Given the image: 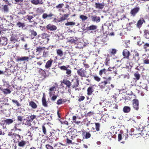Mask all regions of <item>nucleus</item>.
<instances>
[{
  "label": "nucleus",
  "mask_w": 149,
  "mask_h": 149,
  "mask_svg": "<svg viewBox=\"0 0 149 149\" xmlns=\"http://www.w3.org/2000/svg\"><path fill=\"white\" fill-rule=\"evenodd\" d=\"M111 77H108L106 80L101 81L99 84V86L101 89L102 90L104 89L107 88L106 90L108 89L109 90L111 89L110 86L108 85V84L110 83V81L111 80Z\"/></svg>",
  "instance_id": "f257e3e1"
},
{
  "label": "nucleus",
  "mask_w": 149,
  "mask_h": 149,
  "mask_svg": "<svg viewBox=\"0 0 149 149\" xmlns=\"http://www.w3.org/2000/svg\"><path fill=\"white\" fill-rule=\"evenodd\" d=\"M36 118V116L34 115H29L26 118L24 119L23 120V124L28 126L31 125V122Z\"/></svg>",
  "instance_id": "f03ea898"
},
{
  "label": "nucleus",
  "mask_w": 149,
  "mask_h": 149,
  "mask_svg": "<svg viewBox=\"0 0 149 149\" xmlns=\"http://www.w3.org/2000/svg\"><path fill=\"white\" fill-rule=\"evenodd\" d=\"M77 73L78 75L81 77H86L87 72L85 70L81 68L77 70Z\"/></svg>",
  "instance_id": "7ed1b4c3"
},
{
  "label": "nucleus",
  "mask_w": 149,
  "mask_h": 149,
  "mask_svg": "<svg viewBox=\"0 0 149 149\" xmlns=\"http://www.w3.org/2000/svg\"><path fill=\"white\" fill-rule=\"evenodd\" d=\"M130 55V53L128 50L126 49H125L123 50V55L124 56L121 60H120V62H121L124 59L127 58L128 60H130L129 56Z\"/></svg>",
  "instance_id": "20e7f679"
},
{
  "label": "nucleus",
  "mask_w": 149,
  "mask_h": 149,
  "mask_svg": "<svg viewBox=\"0 0 149 149\" xmlns=\"http://www.w3.org/2000/svg\"><path fill=\"white\" fill-rule=\"evenodd\" d=\"M140 132L139 130L136 129L135 130L133 128H132L130 131L128 132L129 134L131 136H136L139 137V136H138V135H139L140 134Z\"/></svg>",
  "instance_id": "39448f33"
},
{
  "label": "nucleus",
  "mask_w": 149,
  "mask_h": 149,
  "mask_svg": "<svg viewBox=\"0 0 149 149\" xmlns=\"http://www.w3.org/2000/svg\"><path fill=\"white\" fill-rule=\"evenodd\" d=\"M132 104L134 109L138 111L139 108V100L137 99H134L132 101Z\"/></svg>",
  "instance_id": "423d86ee"
},
{
  "label": "nucleus",
  "mask_w": 149,
  "mask_h": 149,
  "mask_svg": "<svg viewBox=\"0 0 149 149\" xmlns=\"http://www.w3.org/2000/svg\"><path fill=\"white\" fill-rule=\"evenodd\" d=\"M140 8L139 7H136L132 9L130 12L131 16L135 17L136 15L139 12Z\"/></svg>",
  "instance_id": "0eeeda50"
},
{
  "label": "nucleus",
  "mask_w": 149,
  "mask_h": 149,
  "mask_svg": "<svg viewBox=\"0 0 149 149\" xmlns=\"http://www.w3.org/2000/svg\"><path fill=\"white\" fill-rule=\"evenodd\" d=\"M95 90L94 86V85H92L88 87L87 90V95L90 96L94 92Z\"/></svg>",
  "instance_id": "6e6552de"
},
{
  "label": "nucleus",
  "mask_w": 149,
  "mask_h": 149,
  "mask_svg": "<svg viewBox=\"0 0 149 149\" xmlns=\"http://www.w3.org/2000/svg\"><path fill=\"white\" fill-rule=\"evenodd\" d=\"M16 25L19 28H20L22 30H26L27 28V27L26 26V25L24 22H18Z\"/></svg>",
  "instance_id": "1a4fd4ad"
},
{
  "label": "nucleus",
  "mask_w": 149,
  "mask_h": 149,
  "mask_svg": "<svg viewBox=\"0 0 149 149\" xmlns=\"http://www.w3.org/2000/svg\"><path fill=\"white\" fill-rule=\"evenodd\" d=\"M72 83V87L73 88L78 87L79 84V80L77 79H72L71 80Z\"/></svg>",
  "instance_id": "9d476101"
},
{
  "label": "nucleus",
  "mask_w": 149,
  "mask_h": 149,
  "mask_svg": "<svg viewBox=\"0 0 149 149\" xmlns=\"http://www.w3.org/2000/svg\"><path fill=\"white\" fill-rule=\"evenodd\" d=\"M95 8L96 9H102L104 8L105 6V3L103 2L101 3H95Z\"/></svg>",
  "instance_id": "9b49d317"
},
{
  "label": "nucleus",
  "mask_w": 149,
  "mask_h": 149,
  "mask_svg": "<svg viewBox=\"0 0 149 149\" xmlns=\"http://www.w3.org/2000/svg\"><path fill=\"white\" fill-rule=\"evenodd\" d=\"M82 136L84 139H88L91 137V135L89 132L83 130L82 132Z\"/></svg>",
  "instance_id": "f8f14e48"
},
{
  "label": "nucleus",
  "mask_w": 149,
  "mask_h": 149,
  "mask_svg": "<svg viewBox=\"0 0 149 149\" xmlns=\"http://www.w3.org/2000/svg\"><path fill=\"white\" fill-rule=\"evenodd\" d=\"M53 61L52 59L48 61L46 63L45 65V68L47 69H49L52 66Z\"/></svg>",
  "instance_id": "ddd939ff"
},
{
  "label": "nucleus",
  "mask_w": 149,
  "mask_h": 149,
  "mask_svg": "<svg viewBox=\"0 0 149 149\" xmlns=\"http://www.w3.org/2000/svg\"><path fill=\"white\" fill-rule=\"evenodd\" d=\"M54 15L52 13H50L49 15L47 13H44L42 15V18L44 19H52V17Z\"/></svg>",
  "instance_id": "4468645a"
},
{
  "label": "nucleus",
  "mask_w": 149,
  "mask_h": 149,
  "mask_svg": "<svg viewBox=\"0 0 149 149\" xmlns=\"http://www.w3.org/2000/svg\"><path fill=\"white\" fill-rule=\"evenodd\" d=\"M139 59V55L136 52H135L133 55L132 60L136 62H137Z\"/></svg>",
  "instance_id": "2eb2a0df"
},
{
  "label": "nucleus",
  "mask_w": 149,
  "mask_h": 149,
  "mask_svg": "<svg viewBox=\"0 0 149 149\" xmlns=\"http://www.w3.org/2000/svg\"><path fill=\"white\" fill-rule=\"evenodd\" d=\"M46 28L50 31H55L57 29L56 26L51 24H49L46 26Z\"/></svg>",
  "instance_id": "dca6fc26"
},
{
  "label": "nucleus",
  "mask_w": 149,
  "mask_h": 149,
  "mask_svg": "<svg viewBox=\"0 0 149 149\" xmlns=\"http://www.w3.org/2000/svg\"><path fill=\"white\" fill-rule=\"evenodd\" d=\"M62 82L65 84L68 88H70L72 85L70 81L66 79H63Z\"/></svg>",
  "instance_id": "f3484780"
},
{
  "label": "nucleus",
  "mask_w": 149,
  "mask_h": 149,
  "mask_svg": "<svg viewBox=\"0 0 149 149\" xmlns=\"http://www.w3.org/2000/svg\"><path fill=\"white\" fill-rule=\"evenodd\" d=\"M145 22V20L143 18H141L139 19L137 22L136 26L137 27L140 28L142 26V24L144 22Z\"/></svg>",
  "instance_id": "a211bd4d"
},
{
  "label": "nucleus",
  "mask_w": 149,
  "mask_h": 149,
  "mask_svg": "<svg viewBox=\"0 0 149 149\" xmlns=\"http://www.w3.org/2000/svg\"><path fill=\"white\" fill-rule=\"evenodd\" d=\"M91 19L92 21L96 22V23L99 22L100 20V17H97L96 16H92Z\"/></svg>",
  "instance_id": "6ab92c4d"
},
{
  "label": "nucleus",
  "mask_w": 149,
  "mask_h": 149,
  "mask_svg": "<svg viewBox=\"0 0 149 149\" xmlns=\"http://www.w3.org/2000/svg\"><path fill=\"white\" fill-rule=\"evenodd\" d=\"M140 134L143 137H146L147 136V135H149V132L146 131L145 130L143 129L141 132H140Z\"/></svg>",
  "instance_id": "aec40b11"
},
{
  "label": "nucleus",
  "mask_w": 149,
  "mask_h": 149,
  "mask_svg": "<svg viewBox=\"0 0 149 149\" xmlns=\"http://www.w3.org/2000/svg\"><path fill=\"white\" fill-rule=\"evenodd\" d=\"M31 3L34 5H38V4H42L43 2L42 0H32L31 1Z\"/></svg>",
  "instance_id": "412c9836"
},
{
  "label": "nucleus",
  "mask_w": 149,
  "mask_h": 149,
  "mask_svg": "<svg viewBox=\"0 0 149 149\" xmlns=\"http://www.w3.org/2000/svg\"><path fill=\"white\" fill-rule=\"evenodd\" d=\"M2 121L6 125H9L13 122V120L11 119H7Z\"/></svg>",
  "instance_id": "4be33fe9"
},
{
  "label": "nucleus",
  "mask_w": 149,
  "mask_h": 149,
  "mask_svg": "<svg viewBox=\"0 0 149 149\" xmlns=\"http://www.w3.org/2000/svg\"><path fill=\"white\" fill-rule=\"evenodd\" d=\"M42 131L43 134L44 135H46V136L48 137L49 138V137L51 136L52 134L50 132V134L49 135H48L47 136V129L45 127V126L44 125H42Z\"/></svg>",
  "instance_id": "5701e85b"
},
{
  "label": "nucleus",
  "mask_w": 149,
  "mask_h": 149,
  "mask_svg": "<svg viewBox=\"0 0 149 149\" xmlns=\"http://www.w3.org/2000/svg\"><path fill=\"white\" fill-rule=\"evenodd\" d=\"M69 16V14H64L62 17L59 18V20L58 21L61 22L65 20Z\"/></svg>",
  "instance_id": "b1692460"
},
{
  "label": "nucleus",
  "mask_w": 149,
  "mask_h": 149,
  "mask_svg": "<svg viewBox=\"0 0 149 149\" xmlns=\"http://www.w3.org/2000/svg\"><path fill=\"white\" fill-rule=\"evenodd\" d=\"M1 90L2 91L3 93L6 95L10 94L11 93V91L8 88H1Z\"/></svg>",
  "instance_id": "393cba45"
},
{
  "label": "nucleus",
  "mask_w": 149,
  "mask_h": 149,
  "mask_svg": "<svg viewBox=\"0 0 149 149\" xmlns=\"http://www.w3.org/2000/svg\"><path fill=\"white\" fill-rule=\"evenodd\" d=\"M42 105L45 107H48V104L47 102L46 101V97H42Z\"/></svg>",
  "instance_id": "a878e982"
},
{
  "label": "nucleus",
  "mask_w": 149,
  "mask_h": 149,
  "mask_svg": "<svg viewBox=\"0 0 149 149\" xmlns=\"http://www.w3.org/2000/svg\"><path fill=\"white\" fill-rule=\"evenodd\" d=\"M29 105L33 109H35L37 107V105L33 101H30L29 103Z\"/></svg>",
  "instance_id": "bb28decb"
},
{
  "label": "nucleus",
  "mask_w": 149,
  "mask_h": 149,
  "mask_svg": "<svg viewBox=\"0 0 149 149\" xmlns=\"http://www.w3.org/2000/svg\"><path fill=\"white\" fill-rule=\"evenodd\" d=\"M131 111V108L129 107L125 106L123 109V111L125 113H129Z\"/></svg>",
  "instance_id": "cd10ccee"
},
{
  "label": "nucleus",
  "mask_w": 149,
  "mask_h": 149,
  "mask_svg": "<svg viewBox=\"0 0 149 149\" xmlns=\"http://www.w3.org/2000/svg\"><path fill=\"white\" fill-rule=\"evenodd\" d=\"M143 36L146 38L149 39V30H144Z\"/></svg>",
  "instance_id": "c85d7f7f"
},
{
  "label": "nucleus",
  "mask_w": 149,
  "mask_h": 149,
  "mask_svg": "<svg viewBox=\"0 0 149 149\" xmlns=\"http://www.w3.org/2000/svg\"><path fill=\"white\" fill-rule=\"evenodd\" d=\"M18 39L17 34H12L11 35L10 40L12 41H17Z\"/></svg>",
  "instance_id": "c756f323"
},
{
  "label": "nucleus",
  "mask_w": 149,
  "mask_h": 149,
  "mask_svg": "<svg viewBox=\"0 0 149 149\" xmlns=\"http://www.w3.org/2000/svg\"><path fill=\"white\" fill-rule=\"evenodd\" d=\"M117 52V50L115 49H112L109 50V53L111 56V55H115Z\"/></svg>",
  "instance_id": "7c9ffc66"
},
{
  "label": "nucleus",
  "mask_w": 149,
  "mask_h": 149,
  "mask_svg": "<svg viewBox=\"0 0 149 149\" xmlns=\"http://www.w3.org/2000/svg\"><path fill=\"white\" fill-rule=\"evenodd\" d=\"M77 118L76 116H73L72 118V120L73 122L75 124L77 125H79L80 124H81V121L77 120Z\"/></svg>",
  "instance_id": "2f4dec72"
},
{
  "label": "nucleus",
  "mask_w": 149,
  "mask_h": 149,
  "mask_svg": "<svg viewBox=\"0 0 149 149\" xmlns=\"http://www.w3.org/2000/svg\"><path fill=\"white\" fill-rule=\"evenodd\" d=\"M26 142L25 141L22 140L21 141H18V146L20 147H23L26 144Z\"/></svg>",
  "instance_id": "473e14b6"
},
{
  "label": "nucleus",
  "mask_w": 149,
  "mask_h": 149,
  "mask_svg": "<svg viewBox=\"0 0 149 149\" xmlns=\"http://www.w3.org/2000/svg\"><path fill=\"white\" fill-rule=\"evenodd\" d=\"M134 75L135 77V78H134V79H136L137 80H138L139 79L140 76L138 72H136L134 73Z\"/></svg>",
  "instance_id": "72a5a7b5"
},
{
  "label": "nucleus",
  "mask_w": 149,
  "mask_h": 149,
  "mask_svg": "<svg viewBox=\"0 0 149 149\" xmlns=\"http://www.w3.org/2000/svg\"><path fill=\"white\" fill-rule=\"evenodd\" d=\"M97 28V26L95 25H91L88 27L87 29L88 30H96Z\"/></svg>",
  "instance_id": "f704fd0d"
},
{
  "label": "nucleus",
  "mask_w": 149,
  "mask_h": 149,
  "mask_svg": "<svg viewBox=\"0 0 149 149\" xmlns=\"http://www.w3.org/2000/svg\"><path fill=\"white\" fill-rule=\"evenodd\" d=\"M45 49V47H41L40 46L37 47L36 49V52H38L40 53L42 51Z\"/></svg>",
  "instance_id": "c9c22d12"
},
{
  "label": "nucleus",
  "mask_w": 149,
  "mask_h": 149,
  "mask_svg": "<svg viewBox=\"0 0 149 149\" xmlns=\"http://www.w3.org/2000/svg\"><path fill=\"white\" fill-rule=\"evenodd\" d=\"M55 86H52L49 88V91L52 92L53 91H55L56 90V88L58 87V85L57 83H55Z\"/></svg>",
  "instance_id": "e433bc0d"
},
{
  "label": "nucleus",
  "mask_w": 149,
  "mask_h": 149,
  "mask_svg": "<svg viewBox=\"0 0 149 149\" xmlns=\"http://www.w3.org/2000/svg\"><path fill=\"white\" fill-rule=\"evenodd\" d=\"M17 61L18 62L25 61H26V56L18 57H17Z\"/></svg>",
  "instance_id": "4c0bfd02"
},
{
  "label": "nucleus",
  "mask_w": 149,
  "mask_h": 149,
  "mask_svg": "<svg viewBox=\"0 0 149 149\" xmlns=\"http://www.w3.org/2000/svg\"><path fill=\"white\" fill-rule=\"evenodd\" d=\"M110 56L109 54H108L107 55V58L105 60L104 63L105 64L106 66H108L109 64V62L110 61V58L109 57Z\"/></svg>",
  "instance_id": "58836bf2"
},
{
  "label": "nucleus",
  "mask_w": 149,
  "mask_h": 149,
  "mask_svg": "<svg viewBox=\"0 0 149 149\" xmlns=\"http://www.w3.org/2000/svg\"><path fill=\"white\" fill-rule=\"evenodd\" d=\"M7 39L5 38H2L1 39L0 38V43L3 45H6L7 43Z\"/></svg>",
  "instance_id": "ea45409f"
},
{
  "label": "nucleus",
  "mask_w": 149,
  "mask_h": 149,
  "mask_svg": "<svg viewBox=\"0 0 149 149\" xmlns=\"http://www.w3.org/2000/svg\"><path fill=\"white\" fill-rule=\"evenodd\" d=\"M24 116V115H21L18 116L17 117V120L20 122L23 121Z\"/></svg>",
  "instance_id": "a19ab883"
},
{
  "label": "nucleus",
  "mask_w": 149,
  "mask_h": 149,
  "mask_svg": "<svg viewBox=\"0 0 149 149\" xmlns=\"http://www.w3.org/2000/svg\"><path fill=\"white\" fill-rule=\"evenodd\" d=\"M35 57V56H33L29 55L28 56H26V61L27 62H28L29 61L32 60L33 58Z\"/></svg>",
  "instance_id": "79ce46f5"
},
{
  "label": "nucleus",
  "mask_w": 149,
  "mask_h": 149,
  "mask_svg": "<svg viewBox=\"0 0 149 149\" xmlns=\"http://www.w3.org/2000/svg\"><path fill=\"white\" fill-rule=\"evenodd\" d=\"M56 52L58 55L60 56H62L63 55V51L60 49H57Z\"/></svg>",
  "instance_id": "37998d69"
},
{
  "label": "nucleus",
  "mask_w": 149,
  "mask_h": 149,
  "mask_svg": "<svg viewBox=\"0 0 149 149\" xmlns=\"http://www.w3.org/2000/svg\"><path fill=\"white\" fill-rule=\"evenodd\" d=\"M30 32L31 33V36L32 37H33L34 38L37 35L36 32L34 31L33 30H30Z\"/></svg>",
  "instance_id": "c03bdc74"
},
{
  "label": "nucleus",
  "mask_w": 149,
  "mask_h": 149,
  "mask_svg": "<svg viewBox=\"0 0 149 149\" xmlns=\"http://www.w3.org/2000/svg\"><path fill=\"white\" fill-rule=\"evenodd\" d=\"M20 127L19 124H15L14 126L15 131L19 130L21 131L22 130Z\"/></svg>",
  "instance_id": "a18cd8bd"
},
{
  "label": "nucleus",
  "mask_w": 149,
  "mask_h": 149,
  "mask_svg": "<svg viewBox=\"0 0 149 149\" xmlns=\"http://www.w3.org/2000/svg\"><path fill=\"white\" fill-rule=\"evenodd\" d=\"M94 79L97 82H100L101 80V78L96 75L93 76Z\"/></svg>",
  "instance_id": "49530a36"
},
{
  "label": "nucleus",
  "mask_w": 149,
  "mask_h": 149,
  "mask_svg": "<svg viewBox=\"0 0 149 149\" xmlns=\"http://www.w3.org/2000/svg\"><path fill=\"white\" fill-rule=\"evenodd\" d=\"M95 127L96 130L97 131H99L100 130V124L99 123H95Z\"/></svg>",
  "instance_id": "de8ad7c7"
},
{
  "label": "nucleus",
  "mask_w": 149,
  "mask_h": 149,
  "mask_svg": "<svg viewBox=\"0 0 149 149\" xmlns=\"http://www.w3.org/2000/svg\"><path fill=\"white\" fill-rule=\"evenodd\" d=\"M26 18L28 19L30 22H33V21H31V20L33 18V17L31 15H27L26 16Z\"/></svg>",
  "instance_id": "09e8293b"
},
{
  "label": "nucleus",
  "mask_w": 149,
  "mask_h": 149,
  "mask_svg": "<svg viewBox=\"0 0 149 149\" xmlns=\"http://www.w3.org/2000/svg\"><path fill=\"white\" fill-rule=\"evenodd\" d=\"M149 47V43H146L143 46V48L146 51H147L148 50L147 48Z\"/></svg>",
  "instance_id": "8fccbe9b"
},
{
  "label": "nucleus",
  "mask_w": 149,
  "mask_h": 149,
  "mask_svg": "<svg viewBox=\"0 0 149 149\" xmlns=\"http://www.w3.org/2000/svg\"><path fill=\"white\" fill-rule=\"evenodd\" d=\"M75 24V23L73 22H68L65 23V25L66 26H71L74 25Z\"/></svg>",
  "instance_id": "3c124183"
},
{
  "label": "nucleus",
  "mask_w": 149,
  "mask_h": 149,
  "mask_svg": "<svg viewBox=\"0 0 149 149\" xmlns=\"http://www.w3.org/2000/svg\"><path fill=\"white\" fill-rule=\"evenodd\" d=\"M66 70V74L68 75V77H70L71 76V73H72V71L70 69H67Z\"/></svg>",
  "instance_id": "603ef678"
},
{
  "label": "nucleus",
  "mask_w": 149,
  "mask_h": 149,
  "mask_svg": "<svg viewBox=\"0 0 149 149\" xmlns=\"http://www.w3.org/2000/svg\"><path fill=\"white\" fill-rule=\"evenodd\" d=\"M106 69L105 68H104L103 69H102L100 70L99 71V75L102 76V74H103V73H105V72L106 71Z\"/></svg>",
  "instance_id": "864d4df0"
},
{
  "label": "nucleus",
  "mask_w": 149,
  "mask_h": 149,
  "mask_svg": "<svg viewBox=\"0 0 149 149\" xmlns=\"http://www.w3.org/2000/svg\"><path fill=\"white\" fill-rule=\"evenodd\" d=\"M12 102L13 103L15 104L17 106L19 107L21 106V104L19 103L18 101L13 100H12Z\"/></svg>",
  "instance_id": "5fc2aeb1"
},
{
  "label": "nucleus",
  "mask_w": 149,
  "mask_h": 149,
  "mask_svg": "<svg viewBox=\"0 0 149 149\" xmlns=\"http://www.w3.org/2000/svg\"><path fill=\"white\" fill-rule=\"evenodd\" d=\"M48 37V35L46 33H43L41 35V37L43 39H45Z\"/></svg>",
  "instance_id": "6e6d98bb"
},
{
  "label": "nucleus",
  "mask_w": 149,
  "mask_h": 149,
  "mask_svg": "<svg viewBox=\"0 0 149 149\" xmlns=\"http://www.w3.org/2000/svg\"><path fill=\"white\" fill-rule=\"evenodd\" d=\"M3 9L4 12H7L8 11V6L6 5L4 6L3 7Z\"/></svg>",
  "instance_id": "4d7b16f0"
},
{
  "label": "nucleus",
  "mask_w": 149,
  "mask_h": 149,
  "mask_svg": "<svg viewBox=\"0 0 149 149\" xmlns=\"http://www.w3.org/2000/svg\"><path fill=\"white\" fill-rule=\"evenodd\" d=\"M12 135V136H11V137L12 138H14L16 136H18L19 139L21 138L19 134H17L16 133H14Z\"/></svg>",
  "instance_id": "13d9d810"
},
{
  "label": "nucleus",
  "mask_w": 149,
  "mask_h": 149,
  "mask_svg": "<svg viewBox=\"0 0 149 149\" xmlns=\"http://www.w3.org/2000/svg\"><path fill=\"white\" fill-rule=\"evenodd\" d=\"M80 18L82 20H85L87 19L88 17L84 15H81L80 16Z\"/></svg>",
  "instance_id": "bf43d9fd"
},
{
  "label": "nucleus",
  "mask_w": 149,
  "mask_h": 149,
  "mask_svg": "<svg viewBox=\"0 0 149 149\" xmlns=\"http://www.w3.org/2000/svg\"><path fill=\"white\" fill-rule=\"evenodd\" d=\"M85 98V97L84 96H80L78 99V101L79 102H81V101L83 100Z\"/></svg>",
  "instance_id": "052dcab7"
},
{
  "label": "nucleus",
  "mask_w": 149,
  "mask_h": 149,
  "mask_svg": "<svg viewBox=\"0 0 149 149\" xmlns=\"http://www.w3.org/2000/svg\"><path fill=\"white\" fill-rule=\"evenodd\" d=\"M63 5L64 4L63 3L59 4L56 6V8H62Z\"/></svg>",
  "instance_id": "680f3d73"
},
{
  "label": "nucleus",
  "mask_w": 149,
  "mask_h": 149,
  "mask_svg": "<svg viewBox=\"0 0 149 149\" xmlns=\"http://www.w3.org/2000/svg\"><path fill=\"white\" fill-rule=\"evenodd\" d=\"M63 100L62 99L58 100L56 102L58 105H60L63 103Z\"/></svg>",
  "instance_id": "e2e57ef3"
},
{
  "label": "nucleus",
  "mask_w": 149,
  "mask_h": 149,
  "mask_svg": "<svg viewBox=\"0 0 149 149\" xmlns=\"http://www.w3.org/2000/svg\"><path fill=\"white\" fill-rule=\"evenodd\" d=\"M57 96L54 94L51 98V100L53 101H55L57 97Z\"/></svg>",
  "instance_id": "0e129e2a"
},
{
  "label": "nucleus",
  "mask_w": 149,
  "mask_h": 149,
  "mask_svg": "<svg viewBox=\"0 0 149 149\" xmlns=\"http://www.w3.org/2000/svg\"><path fill=\"white\" fill-rule=\"evenodd\" d=\"M60 68L61 70H67V67H66V66L64 65H63L59 67Z\"/></svg>",
  "instance_id": "69168bd1"
},
{
  "label": "nucleus",
  "mask_w": 149,
  "mask_h": 149,
  "mask_svg": "<svg viewBox=\"0 0 149 149\" xmlns=\"http://www.w3.org/2000/svg\"><path fill=\"white\" fill-rule=\"evenodd\" d=\"M143 63L144 64H149V59H144L143 60Z\"/></svg>",
  "instance_id": "338daca9"
},
{
  "label": "nucleus",
  "mask_w": 149,
  "mask_h": 149,
  "mask_svg": "<svg viewBox=\"0 0 149 149\" xmlns=\"http://www.w3.org/2000/svg\"><path fill=\"white\" fill-rule=\"evenodd\" d=\"M46 147L47 149H53V147L49 144L46 145Z\"/></svg>",
  "instance_id": "774afa93"
}]
</instances>
